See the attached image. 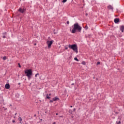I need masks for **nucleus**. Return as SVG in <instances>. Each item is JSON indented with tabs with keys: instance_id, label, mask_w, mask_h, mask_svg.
Masks as SVG:
<instances>
[{
	"instance_id": "nucleus-22",
	"label": "nucleus",
	"mask_w": 124,
	"mask_h": 124,
	"mask_svg": "<svg viewBox=\"0 0 124 124\" xmlns=\"http://www.w3.org/2000/svg\"><path fill=\"white\" fill-rule=\"evenodd\" d=\"M65 49L66 50H67V49H68V47L67 46H65Z\"/></svg>"
},
{
	"instance_id": "nucleus-32",
	"label": "nucleus",
	"mask_w": 124,
	"mask_h": 124,
	"mask_svg": "<svg viewBox=\"0 0 124 124\" xmlns=\"http://www.w3.org/2000/svg\"><path fill=\"white\" fill-rule=\"evenodd\" d=\"M34 117H36V114H34Z\"/></svg>"
},
{
	"instance_id": "nucleus-25",
	"label": "nucleus",
	"mask_w": 124,
	"mask_h": 124,
	"mask_svg": "<svg viewBox=\"0 0 124 124\" xmlns=\"http://www.w3.org/2000/svg\"><path fill=\"white\" fill-rule=\"evenodd\" d=\"M3 34H4L5 35H6V32H4V33H3Z\"/></svg>"
},
{
	"instance_id": "nucleus-9",
	"label": "nucleus",
	"mask_w": 124,
	"mask_h": 124,
	"mask_svg": "<svg viewBox=\"0 0 124 124\" xmlns=\"http://www.w3.org/2000/svg\"><path fill=\"white\" fill-rule=\"evenodd\" d=\"M59 100V98L55 97L53 98V101H57V100Z\"/></svg>"
},
{
	"instance_id": "nucleus-28",
	"label": "nucleus",
	"mask_w": 124,
	"mask_h": 124,
	"mask_svg": "<svg viewBox=\"0 0 124 124\" xmlns=\"http://www.w3.org/2000/svg\"><path fill=\"white\" fill-rule=\"evenodd\" d=\"M58 33V32H54V34H57Z\"/></svg>"
},
{
	"instance_id": "nucleus-26",
	"label": "nucleus",
	"mask_w": 124,
	"mask_h": 124,
	"mask_svg": "<svg viewBox=\"0 0 124 124\" xmlns=\"http://www.w3.org/2000/svg\"><path fill=\"white\" fill-rule=\"evenodd\" d=\"M6 37L5 36V35H3V36H2V38H5Z\"/></svg>"
},
{
	"instance_id": "nucleus-33",
	"label": "nucleus",
	"mask_w": 124,
	"mask_h": 124,
	"mask_svg": "<svg viewBox=\"0 0 124 124\" xmlns=\"http://www.w3.org/2000/svg\"><path fill=\"white\" fill-rule=\"evenodd\" d=\"M71 85L72 86H73V85H74V83H72Z\"/></svg>"
},
{
	"instance_id": "nucleus-6",
	"label": "nucleus",
	"mask_w": 124,
	"mask_h": 124,
	"mask_svg": "<svg viewBox=\"0 0 124 124\" xmlns=\"http://www.w3.org/2000/svg\"><path fill=\"white\" fill-rule=\"evenodd\" d=\"M120 30L122 31V32H124V26L122 25L120 27Z\"/></svg>"
},
{
	"instance_id": "nucleus-29",
	"label": "nucleus",
	"mask_w": 124,
	"mask_h": 124,
	"mask_svg": "<svg viewBox=\"0 0 124 124\" xmlns=\"http://www.w3.org/2000/svg\"><path fill=\"white\" fill-rule=\"evenodd\" d=\"M12 123H15V120H13Z\"/></svg>"
},
{
	"instance_id": "nucleus-31",
	"label": "nucleus",
	"mask_w": 124,
	"mask_h": 124,
	"mask_svg": "<svg viewBox=\"0 0 124 124\" xmlns=\"http://www.w3.org/2000/svg\"><path fill=\"white\" fill-rule=\"evenodd\" d=\"M60 118H62V116H60Z\"/></svg>"
},
{
	"instance_id": "nucleus-5",
	"label": "nucleus",
	"mask_w": 124,
	"mask_h": 124,
	"mask_svg": "<svg viewBox=\"0 0 124 124\" xmlns=\"http://www.w3.org/2000/svg\"><path fill=\"white\" fill-rule=\"evenodd\" d=\"M27 9H26V8L23 7V8H20L18 9V11L19 12H20V13H24L25 12H26Z\"/></svg>"
},
{
	"instance_id": "nucleus-36",
	"label": "nucleus",
	"mask_w": 124,
	"mask_h": 124,
	"mask_svg": "<svg viewBox=\"0 0 124 124\" xmlns=\"http://www.w3.org/2000/svg\"><path fill=\"white\" fill-rule=\"evenodd\" d=\"M56 116H58V113H56Z\"/></svg>"
},
{
	"instance_id": "nucleus-1",
	"label": "nucleus",
	"mask_w": 124,
	"mask_h": 124,
	"mask_svg": "<svg viewBox=\"0 0 124 124\" xmlns=\"http://www.w3.org/2000/svg\"><path fill=\"white\" fill-rule=\"evenodd\" d=\"M70 31L72 33H76L77 31L78 32H81V31H82V27L79 25L78 22H77L73 25L72 30H71V29H70Z\"/></svg>"
},
{
	"instance_id": "nucleus-37",
	"label": "nucleus",
	"mask_w": 124,
	"mask_h": 124,
	"mask_svg": "<svg viewBox=\"0 0 124 124\" xmlns=\"http://www.w3.org/2000/svg\"><path fill=\"white\" fill-rule=\"evenodd\" d=\"M71 108H72V106H70Z\"/></svg>"
},
{
	"instance_id": "nucleus-7",
	"label": "nucleus",
	"mask_w": 124,
	"mask_h": 124,
	"mask_svg": "<svg viewBox=\"0 0 124 124\" xmlns=\"http://www.w3.org/2000/svg\"><path fill=\"white\" fill-rule=\"evenodd\" d=\"M5 89H8L10 88V85H9V84H6L5 85Z\"/></svg>"
},
{
	"instance_id": "nucleus-15",
	"label": "nucleus",
	"mask_w": 124,
	"mask_h": 124,
	"mask_svg": "<svg viewBox=\"0 0 124 124\" xmlns=\"http://www.w3.org/2000/svg\"><path fill=\"white\" fill-rule=\"evenodd\" d=\"M121 124V121H119L118 122V121H117L115 124Z\"/></svg>"
},
{
	"instance_id": "nucleus-20",
	"label": "nucleus",
	"mask_w": 124,
	"mask_h": 124,
	"mask_svg": "<svg viewBox=\"0 0 124 124\" xmlns=\"http://www.w3.org/2000/svg\"><path fill=\"white\" fill-rule=\"evenodd\" d=\"M37 75H39V74L37 73L35 75V77H37Z\"/></svg>"
},
{
	"instance_id": "nucleus-4",
	"label": "nucleus",
	"mask_w": 124,
	"mask_h": 124,
	"mask_svg": "<svg viewBox=\"0 0 124 124\" xmlns=\"http://www.w3.org/2000/svg\"><path fill=\"white\" fill-rule=\"evenodd\" d=\"M53 42H54L53 40L47 41L46 42V44L47 45L48 48H51V46H52V44H53Z\"/></svg>"
},
{
	"instance_id": "nucleus-16",
	"label": "nucleus",
	"mask_w": 124,
	"mask_h": 124,
	"mask_svg": "<svg viewBox=\"0 0 124 124\" xmlns=\"http://www.w3.org/2000/svg\"><path fill=\"white\" fill-rule=\"evenodd\" d=\"M3 61H5V60H6V56H4L3 57Z\"/></svg>"
},
{
	"instance_id": "nucleus-38",
	"label": "nucleus",
	"mask_w": 124,
	"mask_h": 124,
	"mask_svg": "<svg viewBox=\"0 0 124 124\" xmlns=\"http://www.w3.org/2000/svg\"><path fill=\"white\" fill-rule=\"evenodd\" d=\"M4 110H7V108H5Z\"/></svg>"
},
{
	"instance_id": "nucleus-12",
	"label": "nucleus",
	"mask_w": 124,
	"mask_h": 124,
	"mask_svg": "<svg viewBox=\"0 0 124 124\" xmlns=\"http://www.w3.org/2000/svg\"><path fill=\"white\" fill-rule=\"evenodd\" d=\"M81 63L82 64H83V65H86V62L85 61H82Z\"/></svg>"
},
{
	"instance_id": "nucleus-34",
	"label": "nucleus",
	"mask_w": 124,
	"mask_h": 124,
	"mask_svg": "<svg viewBox=\"0 0 124 124\" xmlns=\"http://www.w3.org/2000/svg\"><path fill=\"white\" fill-rule=\"evenodd\" d=\"M53 124H56V122H54Z\"/></svg>"
},
{
	"instance_id": "nucleus-17",
	"label": "nucleus",
	"mask_w": 124,
	"mask_h": 124,
	"mask_svg": "<svg viewBox=\"0 0 124 124\" xmlns=\"http://www.w3.org/2000/svg\"><path fill=\"white\" fill-rule=\"evenodd\" d=\"M18 120L20 121V122H22V118L21 117H19Z\"/></svg>"
},
{
	"instance_id": "nucleus-24",
	"label": "nucleus",
	"mask_w": 124,
	"mask_h": 124,
	"mask_svg": "<svg viewBox=\"0 0 124 124\" xmlns=\"http://www.w3.org/2000/svg\"><path fill=\"white\" fill-rule=\"evenodd\" d=\"M73 111H74V112H75V111H76V108H74V109H73Z\"/></svg>"
},
{
	"instance_id": "nucleus-27",
	"label": "nucleus",
	"mask_w": 124,
	"mask_h": 124,
	"mask_svg": "<svg viewBox=\"0 0 124 124\" xmlns=\"http://www.w3.org/2000/svg\"><path fill=\"white\" fill-rule=\"evenodd\" d=\"M49 102H50V103H52L53 102V100H50L49 101Z\"/></svg>"
},
{
	"instance_id": "nucleus-41",
	"label": "nucleus",
	"mask_w": 124,
	"mask_h": 124,
	"mask_svg": "<svg viewBox=\"0 0 124 124\" xmlns=\"http://www.w3.org/2000/svg\"><path fill=\"white\" fill-rule=\"evenodd\" d=\"M10 106H12V105H10Z\"/></svg>"
},
{
	"instance_id": "nucleus-21",
	"label": "nucleus",
	"mask_w": 124,
	"mask_h": 124,
	"mask_svg": "<svg viewBox=\"0 0 124 124\" xmlns=\"http://www.w3.org/2000/svg\"><path fill=\"white\" fill-rule=\"evenodd\" d=\"M66 24H67V25H69V21H67L66 22Z\"/></svg>"
},
{
	"instance_id": "nucleus-11",
	"label": "nucleus",
	"mask_w": 124,
	"mask_h": 124,
	"mask_svg": "<svg viewBox=\"0 0 124 124\" xmlns=\"http://www.w3.org/2000/svg\"><path fill=\"white\" fill-rule=\"evenodd\" d=\"M46 98H47V99H50V97L49 96V95L48 94H46Z\"/></svg>"
},
{
	"instance_id": "nucleus-8",
	"label": "nucleus",
	"mask_w": 124,
	"mask_h": 124,
	"mask_svg": "<svg viewBox=\"0 0 124 124\" xmlns=\"http://www.w3.org/2000/svg\"><path fill=\"white\" fill-rule=\"evenodd\" d=\"M120 22V19L119 18H115L114 19V23H117Z\"/></svg>"
},
{
	"instance_id": "nucleus-23",
	"label": "nucleus",
	"mask_w": 124,
	"mask_h": 124,
	"mask_svg": "<svg viewBox=\"0 0 124 124\" xmlns=\"http://www.w3.org/2000/svg\"><path fill=\"white\" fill-rule=\"evenodd\" d=\"M19 67H21V65L20 64V63H18Z\"/></svg>"
},
{
	"instance_id": "nucleus-13",
	"label": "nucleus",
	"mask_w": 124,
	"mask_h": 124,
	"mask_svg": "<svg viewBox=\"0 0 124 124\" xmlns=\"http://www.w3.org/2000/svg\"><path fill=\"white\" fill-rule=\"evenodd\" d=\"M75 61H77V62H79V60H78V58H77V57H75L74 58Z\"/></svg>"
},
{
	"instance_id": "nucleus-18",
	"label": "nucleus",
	"mask_w": 124,
	"mask_h": 124,
	"mask_svg": "<svg viewBox=\"0 0 124 124\" xmlns=\"http://www.w3.org/2000/svg\"><path fill=\"white\" fill-rule=\"evenodd\" d=\"M66 1H67V0H63L62 2L64 3V2H66Z\"/></svg>"
},
{
	"instance_id": "nucleus-3",
	"label": "nucleus",
	"mask_w": 124,
	"mask_h": 124,
	"mask_svg": "<svg viewBox=\"0 0 124 124\" xmlns=\"http://www.w3.org/2000/svg\"><path fill=\"white\" fill-rule=\"evenodd\" d=\"M68 47L70 49H72V50H73V51H75L76 53L77 54L78 53V47L77 46V45L74 44L72 45H69Z\"/></svg>"
},
{
	"instance_id": "nucleus-35",
	"label": "nucleus",
	"mask_w": 124,
	"mask_h": 124,
	"mask_svg": "<svg viewBox=\"0 0 124 124\" xmlns=\"http://www.w3.org/2000/svg\"><path fill=\"white\" fill-rule=\"evenodd\" d=\"M49 96H50V95H51V93L49 94Z\"/></svg>"
},
{
	"instance_id": "nucleus-2",
	"label": "nucleus",
	"mask_w": 124,
	"mask_h": 124,
	"mask_svg": "<svg viewBox=\"0 0 124 124\" xmlns=\"http://www.w3.org/2000/svg\"><path fill=\"white\" fill-rule=\"evenodd\" d=\"M26 76L28 77V80H30L31 78V76L32 75V70L31 69H27L24 71Z\"/></svg>"
},
{
	"instance_id": "nucleus-19",
	"label": "nucleus",
	"mask_w": 124,
	"mask_h": 124,
	"mask_svg": "<svg viewBox=\"0 0 124 124\" xmlns=\"http://www.w3.org/2000/svg\"><path fill=\"white\" fill-rule=\"evenodd\" d=\"M96 64L97 65H98L99 64H100V62H98Z\"/></svg>"
},
{
	"instance_id": "nucleus-14",
	"label": "nucleus",
	"mask_w": 124,
	"mask_h": 124,
	"mask_svg": "<svg viewBox=\"0 0 124 124\" xmlns=\"http://www.w3.org/2000/svg\"><path fill=\"white\" fill-rule=\"evenodd\" d=\"M84 29L85 30H88V29H89V27H88V26H86L85 27H84Z\"/></svg>"
},
{
	"instance_id": "nucleus-30",
	"label": "nucleus",
	"mask_w": 124,
	"mask_h": 124,
	"mask_svg": "<svg viewBox=\"0 0 124 124\" xmlns=\"http://www.w3.org/2000/svg\"><path fill=\"white\" fill-rule=\"evenodd\" d=\"M85 15H86V16H88V13H86V14H85Z\"/></svg>"
},
{
	"instance_id": "nucleus-42",
	"label": "nucleus",
	"mask_w": 124,
	"mask_h": 124,
	"mask_svg": "<svg viewBox=\"0 0 124 124\" xmlns=\"http://www.w3.org/2000/svg\"><path fill=\"white\" fill-rule=\"evenodd\" d=\"M3 108H4V107H3Z\"/></svg>"
},
{
	"instance_id": "nucleus-10",
	"label": "nucleus",
	"mask_w": 124,
	"mask_h": 124,
	"mask_svg": "<svg viewBox=\"0 0 124 124\" xmlns=\"http://www.w3.org/2000/svg\"><path fill=\"white\" fill-rule=\"evenodd\" d=\"M108 8L109 9H112L113 10V7L111 6V5H109L108 6Z\"/></svg>"
},
{
	"instance_id": "nucleus-39",
	"label": "nucleus",
	"mask_w": 124,
	"mask_h": 124,
	"mask_svg": "<svg viewBox=\"0 0 124 124\" xmlns=\"http://www.w3.org/2000/svg\"><path fill=\"white\" fill-rule=\"evenodd\" d=\"M34 45H36V44H34Z\"/></svg>"
},
{
	"instance_id": "nucleus-40",
	"label": "nucleus",
	"mask_w": 124,
	"mask_h": 124,
	"mask_svg": "<svg viewBox=\"0 0 124 124\" xmlns=\"http://www.w3.org/2000/svg\"><path fill=\"white\" fill-rule=\"evenodd\" d=\"M50 39V37H48V39Z\"/></svg>"
}]
</instances>
